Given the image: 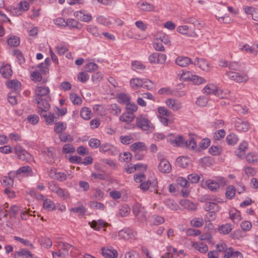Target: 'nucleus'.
<instances>
[{
    "label": "nucleus",
    "mask_w": 258,
    "mask_h": 258,
    "mask_svg": "<svg viewBox=\"0 0 258 258\" xmlns=\"http://www.w3.org/2000/svg\"><path fill=\"white\" fill-rule=\"evenodd\" d=\"M89 206L92 209L99 210H103L105 208L104 205L102 203L95 201L90 202Z\"/></svg>",
    "instance_id": "obj_52"
},
{
    "label": "nucleus",
    "mask_w": 258,
    "mask_h": 258,
    "mask_svg": "<svg viewBox=\"0 0 258 258\" xmlns=\"http://www.w3.org/2000/svg\"><path fill=\"white\" fill-rule=\"evenodd\" d=\"M229 216L234 223H238L241 220L240 212L235 209L229 211Z\"/></svg>",
    "instance_id": "obj_30"
},
{
    "label": "nucleus",
    "mask_w": 258,
    "mask_h": 258,
    "mask_svg": "<svg viewBox=\"0 0 258 258\" xmlns=\"http://www.w3.org/2000/svg\"><path fill=\"white\" fill-rule=\"evenodd\" d=\"M10 175L12 176H16V178L19 179L21 176H33L34 174L31 167L26 165L21 167L16 171H11Z\"/></svg>",
    "instance_id": "obj_3"
},
{
    "label": "nucleus",
    "mask_w": 258,
    "mask_h": 258,
    "mask_svg": "<svg viewBox=\"0 0 258 258\" xmlns=\"http://www.w3.org/2000/svg\"><path fill=\"white\" fill-rule=\"evenodd\" d=\"M223 151V149L221 146H211V154L213 156H219Z\"/></svg>",
    "instance_id": "obj_47"
},
{
    "label": "nucleus",
    "mask_w": 258,
    "mask_h": 258,
    "mask_svg": "<svg viewBox=\"0 0 258 258\" xmlns=\"http://www.w3.org/2000/svg\"><path fill=\"white\" fill-rule=\"evenodd\" d=\"M29 257H32V255L31 252L26 249H22L16 251L14 254V258H29Z\"/></svg>",
    "instance_id": "obj_28"
},
{
    "label": "nucleus",
    "mask_w": 258,
    "mask_h": 258,
    "mask_svg": "<svg viewBox=\"0 0 258 258\" xmlns=\"http://www.w3.org/2000/svg\"><path fill=\"white\" fill-rule=\"evenodd\" d=\"M226 75L230 79L238 83H245L248 79L247 75L245 74H240L237 72H229Z\"/></svg>",
    "instance_id": "obj_11"
},
{
    "label": "nucleus",
    "mask_w": 258,
    "mask_h": 258,
    "mask_svg": "<svg viewBox=\"0 0 258 258\" xmlns=\"http://www.w3.org/2000/svg\"><path fill=\"white\" fill-rule=\"evenodd\" d=\"M117 100L122 104H127L130 101V97L125 94H120L117 96Z\"/></svg>",
    "instance_id": "obj_55"
},
{
    "label": "nucleus",
    "mask_w": 258,
    "mask_h": 258,
    "mask_svg": "<svg viewBox=\"0 0 258 258\" xmlns=\"http://www.w3.org/2000/svg\"><path fill=\"white\" fill-rule=\"evenodd\" d=\"M208 102V98L205 96H201L199 98H198L196 104L198 106L201 107L205 106Z\"/></svg>",
    "instance_id": "obj_60"
},
{
    "label": "nucleus",
    "mask_w": 258,
    "mask_h": 258,
    "mask_svg": "<svg viewBox=\"0 0 258 258\" xmlns=\"http://www.w3.org/2000/svg\"><path fill=\"white\" fill-rule=\"evenodd\" d=\"M133 212L138 219V220L141 222L146 221L147 219V214L144 208L141 204L137 203L135 204L132 208Z\"/></svg>",
    "instance_id": "obj_5"
},
{
    "label": "nucleus",
    "mask_w": 258,
    "mask_h": 258,
    "mask_svg": "<svg viewBox=\"0 0 258 258\" xmlns=\"http://www.w3.org/2000/svg\"><path fill=\"white\" fill-rule=\"evenodd\" d=\"M21 83L18 80H12L10 81H9L7 83V86L15 91H18L20 89L21 87Z\"/></svg>",
    "instance_id": "obj_40"
},
{
    "label": "nucleus",
    "mask_w": 258,
    "mask_h": 258,
    "mask_svg": "<svg viewBox=\"0 0 258 258\" xmlns=\"http://www.w3.org/2000/svg\"><path fill=\"white\" fill-rule=\"evenodd\" d=\"M18 7L19 9L23 13V12H25L29 10L30 5L26 1H21L18 4Z\"/></svg>",
    "instance_id": "obj_63"
},
{
    "label": "nucleus",
    "mask_w": 258,
    "mask_h": 258,
    "mask_svg": "<svg viewBox=\"0 0 258 258\" xmlns=\"http://www.w3.org/2000/svg\"><path fill=\"white\" fill-rule=\"evenodd\" d=\"M43 208L48 211H51L54 209L55 206L51 200L46 199L43 202Z\"/></svg>",
    "instance_id": "obj_49"
},
{
    "label": "nucleus",
    "mask_w": 258,
    "mask_h": 258,
    "mask_svg": "<svg viewBox=\"0 0 258 258\" xmlns=\"http://www.w3.org/2000/svg\"><path fill=\"white\" fill-rule=\"evenodd\" d=\"M144 82V79L135 78L130 81L131 86L134 89H138L141 87Z\"/></svg>",
    "instance_id": "obj_45"
},
{
    "label": "nucleus",
    "mask_w": 258,
    "mask_h": 258,
    "mask_svg": "<svg viewBox=\"0 0 258 258\" xmlns=\"http://www.w3.org/2000/svg\"><path fill=\"white\" fill-rule=\"evenodd\" d=\"M130 148L131 151L135 153V157L137 160H142L144 158V154H141L140 152L146 151L147 149L145 144L142 142L135 143Z\"/></svg>",
    "instance_id": "obj_4"
},
{
    "label": "nucleus",
    "mask_w": 258,
    "mask_h": 258,
    "mask_svg": "<svg viewBox=\"0 0 258 258\" xmlns=\"http://www.w3.org/2000/svg\"><path fill=\"white\" fill-rule=\"evenodd\" d=\"M89 146L94 149H96L100 147L101 145L100 141L96 138H92L89 141Z\"/></svg>",
    "instance_id": "obj_57"
},
{
    "label": "nucleus",
    "mask_w": 258,
    "mask_h": 258,
    "mask_svg": "<svg viewBox=\"0 0 258 258\" xmlns=\"http://www.w3.org/2000/svg\"><path fill=\"white\" fill-rule=\"evenodd\" d=\"M84 69L86 71L91 72L96 70L98 69V66L95 63L90 62L85 65Z\"/></svg>",
    "instance_id": "obj_61"
},
{
    "label": "nucleus",
    "mask_w": 258,
    "mask_h": 258,
    "mask_svg": "<svg viewBox=\"0 0 258 258\" xmlns=\"http://www.w3.org/2000/svg\"><path fill=\"white\" fill-rule=\"evenodd\" d=\"M153 82L148 79H144V82L142 84L141 87H143L147 90H151L153 88Z\"/></svg>",
    "instance_id": "obj_62"
},
{
    "label": "nucleus",
    "mask_w": 258,
    "mask_h": 258,
    "mask_svg": "<svg viewBox=\"0 0 258 258\" xmlns=\"http://www.w3.org/2000/svg\"><path fill=\"white\" fill-rule=\"evenodd\" d=\"M91 228L95 230H100L102 227H105L108 226V224L102 220H98L97 221L93 220L91 222L89 223Z\"/></svg>",
    "instance_id": "obj_22"
},
{
    "label": "nucleus",
    "mask_w": 258,
    "mask_h": 258,
    "mask_svg": "<svg viewBox=\"0 0 258 258\" xmlns=\"http://www.w3.org/2000/svg\"><path fill=\"white\" fill-rule=\"evenodd\" d=\"M180 204L190 211H195L197 209V206L195 204L190 202L188 200H183L180 202Z\"/></svg>",
    "instance_id": "obj_31"
},
{
    "label": "nucleus",
    "mask_w": 258,
    "mask_h": 258,
    "mask_svg": "<svg viewBox=\"0 0 258 258\" xmlns=\"http://www.w3.org/2000/svg\"><path fill=\"white\" fill-rule=\"evenodd\" d=\"M62 152L65 154L72 153L75 152L74 147L71 144H65L62 149Z\"/></svg>",
    "instance_id": "obj_59"
},
{
    "label": "nucleus",
    "mask_w": 258,
    "mask_h": 258,
    "mask_svg": "<svg viewBox=\"0 0 258 258\" xmlns=\"http://www.w3.org/2000/svg\"><path fill=\"white\" fill-rule=\"evenodd\" d=\"M143 165L140 164H137L133 165H127V166L125 168V171L128 173H132L135 172L137 169L142 167Z\"/></svg>",
    "instance_id": "obj_54"
},
{
    "label": "nucleus",
    "mask_w": 258,
    "mask_h": 258,
    "mask_svg": "<svg viewBox=\"0 0 258 258\" xmlns=\"http://www.w3.org/2000/svg\"><path fill=\"white\" fill-rule=\"evenodd\" d=\"M102 254L105 258H116L118 255L117 251L112 247H102Z\"/></svg>",
    "instance_id": "obj_19"
},
{
    "label": "nucleus",
    "mask_w": 258,
    "mask_h": 258,
    "mask_svg": "<svg viewBox=\"0 0 258 258\" xmlns=\"http://www.w3.org/2000/svg\"><path fill=\"white\" fill-rule=\"evenodd\" d=\"M183 21L186 23L191 24L194 25V26H197L199 28L200 27H202L204 26V23H201L199 22L194 17H187L185 18L183 20Z\"/></svg>",
    "instance_id": "obj_34"
},
{
    "label": "nucleus",
    "mask_w": 258,
    "mask_h": 258,
    "mask_svg": "<svg viewBox=\"0 0 258 258\" xmlns=\"http://www.w3.org/2000/svg\"><path fill=\"white\" fill-rule=\"evenodd\" d=\"M58 196L62 198L63 200H67L70 197V194L66 189L59 188L56 193Z\"/></svg>",
    "instance_id": "obj_46"
},
{
    "label": "nucleus",
    "mask_w": 258,
    "mask_h": 258,
    "mask_svg": "<svg viewBox=\"0 0 258 258\" xmlns=\"http://www.w3.org/2000/svg\"><path fill=\"white\" fill-rule=\"evenodd\" d=\"M234 126L237 131L246 132L250 128V123L248 121L242 120L237 118L235 121Z\"/></svg>",
    "instance_id": "obj_12"
},
{
    "label": "nucleus",
    "mask_w": 258,
    "mask_h": 258,
    "mask_svg": "<svg viewBox=\"0 0 258 258\" xmlns=\"http://www.w3.org/2000/svg\"><path fill=\"white\" fill-rule=\"evenodd\" d=\"M177 31L182 34L186 35L189 37H195L197 34L194 29L190 28L187 25H182L177 27Z\"/></svg>",
    "instance_id": "obj_17"
},
{
    "label": "nucleus",
    "mask_w": 258,
    "mask_h": 258,
    "mask_svg": "<svg viewBox=\"0 0 258 258\" xmlns=\"http://www.w3.org/2000/svg\"><path fill=\"white\" fill-rule=\"evenodd\" d=\"M218 229L220 233L227 234L231 231L232 228L230 224H225L219 226Z\"/></svg>",
    "instance_id": "obj_39"
},
{
    "label": "nucleus",
    "mask_w": 258,
    "mask_h": 258,
    "mask_svg": "<svg viewBox=\"0 0 258 258\" xmlns=\"http://www.w3.org/2000/svg\"><path fill=\"white\" fill-rule=\"evenodd\" d=\"M165 103L169 108L174 111L180 110L182 107L181 102L174 99H168L166 100Z\"/></svg>",
    "instance_id": "obj_16"
},
{
    "label": "nucleus",
    "mask_w": 258,
    "mask_h": 258,
    "mask_svg": "<svg viewBox=\"0 0 258 258\" xmlns=\"http://www.w3.org/2000/svg\"><path fill=\"white\" fill-rule=\"evenodd\" d=\"M27 120L28 122L33 125L36 124L39 120V118L37 115L36 114H32L28 115L27 117Z\"/></svg>",
    "instance_id": "obj_64"
},
{
    "label": "nucleus",
    "mask_w": 258,
    "mask_h": 258,
    "mask_svg": "<svg viewBox=\"0 0 258 258\" xmlns=\"http://www.w3.org/2000/svg\"><path fill=\"white\" fill-rule=\"evenodd\" d=\"M58 247V251H53L52 253L54 258H55L56 256L64 257L69 254V250L72 248V246L67 243L61 242L59 244Z\"/></svg>",
    "instance_id": "obj_8"
},
{
    "label": "nucleus",
    "mask_w": 258,
    "mask_h": 258,
    "mask_svg": "<svg viewBox=\"0 0 258 258\" xmlns=\"http://www.w3.org/2000/svg\"><path fill=\"white\" fill-rule=\"evenodd\" d=\"M179 257L178 252L177 250L171 246H169L167 249V252L161 258H177Z\"/></svg>",
    "instance_id": "obj_24"
},
{
    "label": "nucleus",
    "mask_w": 258,
    "mask_h": 258,
    "mask_svg": "<svg viewBox=\"0 0 258 258\" xmlns=\"http://www.w3.org/2000/svg\"><path fill=\"white\" fill-rule=\"evenodd\" d=\"M130 211L131 209L127 205L120 206L118 208V214L121 217L127 216Z\"/></svg>",
    "instance_id": "obj_36"
},
{
    "label": "nucleus",
    "mask_w": 258,
    "mask_h": 258,
    "mask_svg": "<svg viewBox=\"0 0 258 258\" xmlns=\"http://www.w3.org/2000/svg\"><path fill=\"white\" fill-rule=\"evenodd\" d=\"M193 63L195 65H198L199 67L203 70L208 71L209 66L208 62L203 58H197Z\"/></svg>",
    "instance_id": "obj_26"
},
{
    "label": "nucleus",
    "mask_w": 258,
    "mask_h": 258,
    "mask_svg": "<svg viewBox=\"0 0 258 258\" xmlns=\"http://www.w3.org/2000/svg\"><path fill=\"white\" fill-rule=\"evenodd\" d=\"M78 24L79 22L73 19H68L66 21V26H68L70 29L77 28Z\"/></svg>",
    "instance_id": "obj_58"
},
{
    "label": "nucleus",
    "mask_w": 258,
    "mask_h": 258,
    "mask_svg": "<svg viewBox=\"0 0 258 258\" xmlns=\"http://www.w3.org/2000/svg\"><path fill=\"white\" fill-rule=\"evenodd\" d=\"M225 131L223 129H221L217 131L213 134V140L214 143H216L217 141L221 140L224 138L225 136Z\"/></svg>",
    "instance_id": "obj_33"
},
{
    "label": "nucleus",
    "mask_w": 258,
    "mask_h": 258,
    "mask_svg": "<svg viewBox=\"0 0 258 258\" xmlns=\"http://www.w3.org/2000/svg\"><path fill=\"white\" fill-rule=\"evenodd\" d=\"M118 236L119 238L128 240L134 237V234L131 229L125 228L118 232Z\"/></svg>",
    "instance_id": "obj_20"
},
{
    "label": "nucleus",
    "mask_w": 258,
    "mask_h": 258,
    "mask_svg": "<svg viewBox=\"0 0 258 258\" xmlns=\"http://www.w3.org/2000/svg\"><path fill=\"white\" fill-rule=\"evenodd\" d=\"M248 149V144L245 141H243L239 145L237 151L235 152L237 156L242 159L244 157L245 155V151Z\"/></svg>",
    "instance_id": "obj_21"
},
{
    "label": "nucleus",
    "mask_w": 258,
    "mask_h": 258,
    "mask_svg": "<svg viewBox=\"0 0 258 258\" xmlns=\"http://www.w3.org/2000/svg\"><path fill=\"white\" fill-rule=\"evenodd\" d=\"M158 169L162 173H169L171 170V164L167 159L161 158L158 165Z\"/></svg>",
    "instance_id": "obj_15"
},
{
    "label": "nucleus",
    "mask_w": 258,
    "mask_h": 258,
    "mask_svg": "<svg viewBox=\"0 0 258 258\" xmlns=\"http://www.w3.org/2000/svg\"><path fill=\"white\" fill-rule=\"evenodd\" d=\"M153 47L157 51H164L165 48L162 43V42L159 40L157 37L154 39L153 41Z\"/></svg>",
    "instance_id": "obj_37"
},
{
    "label": "nucleus",
    "mask_w": 258,
    "mask_h": 258,
    "mask_svg": "<svg viewBox=\"0 0 258 258\" xmlns=\"http://www.w3.org/2000/svg\"><path fill=\"white\" fill-rule=\"evenodd\" d=\"M74 16L78 20L85 22H89L92 19V15L86 13L85 11H76L74 13Z\"/></svg>",
    "instance_id": "obj_18"
},
{
    "label": "nucleus",
    "mask_w": 258,
    "mask_h": 258,
    "mask_svg": "<svg viewBox=\"0 0 258 258\" xmlns=\"http://www.w3.org/2000/svg\"><path fill=\"white\" fill-rule=\"evenodd\" d=\"M164 203L165 205L171 210H177L179 208L177 203L171 199H167Z\"/></svg>",
    "instance_id": "obj_44"
},
{
    "label": "nucleus",
    "mask_w": 258,
    "mask_h": 258,
    "mask_svg": "<svg viewBox=\"0 0 258 258\" xmlns=\"http://www.w3.org/2000/svg\"><path fill=\"white\" fill-rule=\"evenodd\" d=\"M70 98L73 103L75 105H80L82 103V99L76 93H71Z\"/></svg>",
    "instance_id": "obj_48"
},
{
    "label": "nucleus",
    "mask_w": 258,
    "mask_h": 258,
    "mask_svg": "<svg viewBox=\"0 0 258 258\" xmlns=\"http://www.w3.org/2000/svg\"><path fill=\"white\" fill-rule=\"evenodd\" d=\"M49 108L44 109V107H41V108H38L37 112L40 115L45 118L46 122L48 124L51 123L54 121V114L50 112H47Z\"/></svg>",
    "instance_id": "obj_13"
},
{
    "label": "nucleus",
    "mask_w": 258,
    "mask_h": 258,
    "mask_svg": "<svg viewBox=\"0 0 258 258\" xmlns=\"http://www.w3.org/2000/svg\"><path fill=\"white\" fill-rule=\"evenodd\" d=\"M236 189L233 185H229L226 188L225 196L230 200L232 199L235 195Z\"/></svg>",
    "instance_id": "obj_42"
},
{
    "label": "nucleus",
    "mask_w": 258,
    "mask_h": 258,
    "mask_svg": "<svg viewBox=\"0 0 258 258\" xmlns=\"http://www.w3.org/2000/svg\"><path fill=\"white\" fill-rule=\"evenodd\" d=\"M192 246L203 253L206 252L208 250V245L204 242H201L199 243L194 242L192 244Z\"/></svg>",
    "instance_id": "obj_35"
},
{
    "label": "nucleus",
    "mask_w": 258,
    "mask_h": 258,
    "mask_svg": "<svg viewBox=\"0 0 258 258\" xmlns=\"http://www.w3.org/2000/svg\"><path fill=\"white\" fill-rule=\"evenodd\" d=\"M190 81L195 85H199L205 82V80L202 77L193 75Z\"/></svg>",
    "instance_id": "obj_53"
},
{
    "label": "nucleus",
    "mask_w": 258,
    "mask_h": 258,
    "mask_svg": "<svg viewBox=\"0 0 258 258\" xmlns=\"http://www.w3.org/2000/svg\"><path fill=\"white\" fill-rule=\"evenodd\" d=\"M67 128V124L62 122H56L54 125V130L57 134H61Z\"/></svg>",
    "instance_id": "obj_41"
},
{
    "label": "nucleus",
    "mask_w": 258,
    "mask_h": 258,
    "mask_svg": "<svg viewBox=\"0 0 258 258\" xmlns=\"http://www.w3.org/2000/svg\"><path fill=\"white\" fill-rule=\"evenodd\" d=\"M16 178V176H12L10 175V172L8 173V176H6L3 179V184L5 185L11 187L14 184V180Z\"/></svg>",
    "instance_id": "obj_43"
},
{
    "label": "nucleus",
    "mask_w": 258,
    "mask_h": 258,
    "mask_svg": "<svg viewBox=\"0 0 258 258\" xmlns=\"http://www.w3.org/2000/svg\"><path fill=\"white\" fill-rule=\"evenodd\" d=\"M135 118V115L133 113L130 112H125L119 117V120L122 122H124L127 124L131 122Z\"/></svg>",
    "instance_id": "obj_29"
},
{
    "label": "nucleus",
    "mask_w": 258,
    "mask_h": 258,
    "mask_svg": "<svg viewBox=\"0 0 258 258\" xmlns=\"http://www.w3.org/2000/svg\"><path fill=\"white\" fill-rule=\"evenodd\" d=\"M172 135L169 136L167 140L173 146L183 147L186 145L185 140L182 136L179 135L174 139L172 138Z\"/></svg>",
    "instance_id": "obj_14"
},
{
    "label": "nucleus",
    "mask_w": 258,
    "mask_h": 258,
    "mask_svg": "<svg viewBox=\"0 0 258 258\" xmlns=\"http://www.w3.org/2000/svg\"><path fill=\"white\" fill-rule=\"evenodd\" d=\"M136 125L142 130L149 132H152L154 128L153 124L143 115H141L137 118Z\"/></svg>",
    "instance_id": "obj_2"
},
{
    "label": "nucleus",
    "mask_w": 258,
    "mask_h": 258,
    "mask_svg": "<svg viewBox=\"0 0 258 258\" xmlns=\"http://www.w3.org/2000/svg\"><path fill=\"white\" fill-rule=\"evenodd\" d=\"M238 136L234 133H231L227 135L226 138V141L228 145L233 146L237 144L238 141Z\"/></svg>",
    "instance_id": "obj_32"
},
{
    "label": "nucleus",
    "mask_w": 258,
    "mask_h": 258,
    "mask_svg": "<svg viewBox=\"0 0 258 258\" xmlns=\"http://www.w3.org/2000/svg\"><path fill=\"white\" fill-rule=\"evenodd\" d=\"M230 93L229 90H226L223 91L214 85H211V96H214L218 99L228 98ZM213 99L211 97V100Z\"/></svg>",
    "instance_id": "obj_10"
},
{
    "label": "nucleus",
    "mask_w": 258,
    "mask_h": 258,
    "mask_svg": "<svg viewBox=\"0 0 258 258\" xmlns=\"http://www.w3.org/2000/svg\"><path fill=\"white\" fill-rule=\"evenodd\" d=\"M233 109L239 113L245 114L247 113L248 111V108L245 106H241L240 105H235L233 106Z\"/></svg>",
    "instance_id": "obj_56"
},
{
    "label": "nucleus",
    "mask_w": 258,
    "mask_h": 258,
    "mask_svg": "<svg viewBox=\"0 0 258 258\" xmlns=\"http://www.w3.org/2000/svg\"><path fill=\"white\" fill-rule=\"evenodd\" d=\"M80 115L85 120H89L92 116L90 109L87 107L83 108L80 111Z\"/></svg>",
    "instance_id": "obj_38"
},
{
    "label": "nucleus",
    "mask_w": 258,
    "mask_h": 258,
    "mask_svg": "<svg viewBox=\"0 0 258 258\" xmlns=\"http://www.w3.org/2000/svg\"><path fill=\"white\" fill-rule=\"evenodd\" d=\"M7 42L8 44L10 46L16 47L20 44L19 38L17 36L10 38Z\"/></svg>",
    "instance_id": "obj_50"
},
{
    "label": "nucleus",
    "mask_w": 258,
    "mask_h": 258,
    "mask_svg": "<svg viewBox=\"0 0 258 258\" xmlns=\"http://www.w3.org/2000/svg\"><path fill=\"white\" fill-rule=\"evenodd\" d=\"M58 137L60 141L63 142H72L73 141V138L67 133L59 134Z\"/></svg>",
    "instance_id": "obj_51"
},
{
    "label": "nucleus",
    "mask_w": 258,
    "mask_h": 258,
    "mask_svg": "<svg viewBox=\"0 0 258 258\" xmlns=\"http://www.w3.org/2000/svg\"><path fill=\"white\" fill-rule=\"evenodd\" d=\"M0 73L3 77L9 78L12 75V70L10 64H6L0 69Z\"/></svg>",
    "instance_id": "obj_27"
},
{
    "label": "nucleus",
    "mask_w": 258,
    "mask_h": 258,
    "mask_svg": "<svg viewBox=\"0 0 258 258\" xmlns=\"http://www.w3.org/2000/svg\"><path fill=\"white\" fill-rule=\"evenodd\" d=\"M50 90L48 87L43 86H37L35 90V101L38 105V108H41L44 106V109L50 108V105L46 100L49 93Z\"/></svg>",
    "instance_id": "obj_1"
},
{
    "label": "nucleus",
    "mask_w": 258,
    "mask_h": 258,
    "mask_svg": "<svg viewBox=\"0 0 258 258\" xmlns=\"http://www.w3.org/2000/svg\"><path fill=\"white\" fill-rule=\"evenodd\" d=\"M14 150L15 154L19 159L26 161L27 162H30L33 159L31 155L24 149L20 145H16Z\"/></svg>",
    "instance_id": "obj_7"
},
{
    "label": "nucleus",
    "mask_w": 258,
    "mask_h": 258,
    "mask_svg": "<svg viewBox=\"0 0 258 258\" xmlns=\"http://www.w3.org/2000/svg\"><path fill=\"white\" fill-rule=\"evenodd\" d=\"M227 181L222 176H214L211 179V191H217L221 186L227 185Z\"/></svg>",
    "instance_id": "obj_6"
},
{
    "label": "nucleus",
    "mask_w": 258,
    "mask_h": 258,
    "mask_svg": "<svg viewBox=\"0 0 258 258\" xmlns=\"http://www.w3.org/2000/svg\"><path fill=\"white\" fill-rule=\"evenodd\" d=\"M166 59V54L158 52H153L148 56L149 62L152 64H164Z\"/></svg>",
    "instance_id": "obj_9"
},
{
    "label": "nucleus",
    "mask_w": 258,
    "mask_h": 258,
    "mask_svg": "<svg viewBox=\"0 0 258 258\" xmlns=\"http://www.w3.org/2000/svg\"><path fill=\"white\" fill-rule=\"evenodd\" d=\"M137 7L144 12H151L154 11L155 7L151 4L147 2H138Z\"/></svg>",
    "instance_id": "obj_25"
},
{
    "label": "nucleus",
    "mask_w": 258,
    "mask_h": 258,
    "mask_svg": "<svg viewBox=\"0 0 258 258\" xmlns=\"http://www.w3.org/2000/svg\"><path fill=\"white\" fill-rule=\"evenodd\" d=\"M175 63L181 67H186L190 63H193L190 58L185 56H178L175 60Z\"/></svg>",
    "instance_id": "obj_23"
}]
</instances>
